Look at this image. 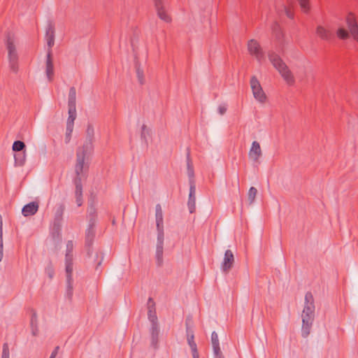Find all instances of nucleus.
Masks as SVG:
<instances>
[{
	"instance_id": "nucleus-14",
	"label": "nucleus",
	"mask_w": 358,
	"mask_h": 358,
	"mask_svg": "<svg viewBox=\"0 0 358 358\" xmlns=\"http://www.w3.org/2000/svg\"><path fill=\"white\" fill-rule=\"evenodd\" d=\"M45 37L48 47V51L49 50H51L52 47L55 44V26L50 21H49L48 23Z\"/></svg>"
},
{
	"instance_id": "nucleus-43",
	"label": "nucleus",
	"mask_w": 358,
	"mask_h": 358,
	"mask_svg": "<svg viewBox=\"0 0 358 358\" xmlns=\"http://www.w3.org/2000/svg\"><path fill=\"white\" fill-rule=\"evenodd\" d=\"M59 350V346H57L55 347V348L54 349V350L52 352L51 355H50V357L49 358H55L56 356L58 354V351Z\"/></svg>"
},
{
	"instance_id": "nucleus-21",
	"label": "nucleus",
	"mask_w": 358,
	"mask_h": 358,
	"mask_svg": "<svg viewBox=\"0 0 358 358\" xmlns=\"http://www.w3.org/2000/svg\"><path fill=\"white\" fill-rule=\"evenodd\" d=\"M45 73L48 80L52 81L54 75V66L52 59V50H50L47 53Z\"/></svg>"
},
{
	"instance_id": "nucleus-37",
	"label": "nucleus",
	"mask_w": 358,
	"mask_h": 358,
	"mask_svg": "<svg viewBox=\"0 0 358 358\" xmlns=\"http://www.w3.org/2000/svg\"><path fill=\"white\" fill-rule=\"evenodd\" d=\"M301 9L303 12L307 13L309 10L308 0H298Z\"/></svg>"
},
{
	"instance_id": "nucleus-48",
	"label": "nucleus",
	"mask_w": 358,
	"mask_h": 358,
	"mask_svg": "<svg viewBox=\"0 0 358 358\" xmlns=\"http://www.w3.org/2000/svg\"><path fill=\"white\" fill-rule=\"evenodd\" d=\"M192 357L193 358H199V354L196 355H192Z\"/></svg>"
},
{
	"instance_id": "nucleus-24",
	"label": "nucleus",
	"mask_w": 358,
	"mask_h": 358,
	"mask_svg": "<svg viewBox=\"0 0 358 358\" xmlns=\"http://www.w3.org/2000/svg\"><path fill=\"white\" fill-rule=\"evenodd\" d=\"M187 175L189 177V184L191 185V181L195 182L194 181V169L192 163V160L190 158V152L189 150L187 149Z\"/></svg>"
},
{
	"instance_id": "nucleus-34",
	"label": "nucleus",
	"mask_w": 358,
	"mask_h": 358,
	"mask_svg": "<svg viewBox=\"0 0 358 358\" xmlns=\"http://www.w3.org/2000/svg\"><path fill=\"white\" fill-rule=\"evenodd\" d=\"M61 228H62V227H57V226L53 225L52 229V236L54 239H60Z\"/></svg>"
},
{
	"instance_id": "nucleus-32",
	"label": "nucleus",
	"mask_w": 358,
	"mask_h": 358,
	"mask_svg": "<svg viewBox=\"0 0 358 358\" xmlns=\"http://www.w3.org/2000/svg\"><path fill=\"white\" fill-rule=\"evenodd\" d=\"M257 194V189L255 187H251L249 189V191L248 193V198L250 204H252L255 201Z\"/></svg>"
},
{
	"instance_id": "nucleus-22",
	"label": "nucleus",
	"mask_w": 358,
	"mask_h": 358,
	"mask_svg": "<svg viewBox=\"0 0 358 358\" xmlns=\"http://www.w3.org/2000/svg\"><path fill=\"white\" fill-rule=\"evenodd\" d=\"M64 210H65L64 204L61 203L57 206V210L55 211V214L53 225L57 226V227H62V220H63L62 217H63Z\"/></svg>"
},
{
	"instance_id": "nucleus-4",
	"label": "nucleus",
	"mask_w": 358,
	"mask_h": 358,
	"mask_svg": "<svg viewBox=\"0 0 358 358\" xmlns=\"http://www.w3.org/2000/svg\"><path fill=\"white\" fill-rule=\"evenodd\" d=\"M73 243L72 241H69L66 243V251L65 255V271L66 274V296L69 301H71L73 296Z\"/></svg>"
},
{
	"instance_id": "nucleus-5",
	"label": "nucleus",
	"mask_w": 358,
	"mask_h": 358,
	"mask_svg": "<svg viewBox=\"0 0 358 358\" xmlns=\"http://www.w3.org/2000/svg\"><path fill=\"white\" fill-rule=\"evenodd\" d=\"M268 57L273 66L278 70L287 83L289 85H293L294 83V76L279 55L271 51L268 52Z\"/></svg>"
},
{
	"instance_id": "nucleus-35",
	"label": "nucleus",
	"mask_w": 358,
	"mask_h": 358,
	"mask_svg": "<svg viewBox=\"0 0 358 358\" xmlns=\"http://www.w3.org/2000/svg\"><path fill=\"white\" fill-rule=\"evenodd\" d=\"M38 326V317L35 310H31V317L30 320V327Z\"/></svg>"
},
{
	"instance_id": "nucleus-38",
	"label": "nucleus",
	"mask_w": 358,
	"mask_h": 358,
	"mask_svg": "<svg viewBox=\"0 0 358 358\" xmlns=\"http://www.w3.org/2000/svg\"><path fill=\"white\" fill-rule=\"evenodd\" d=\"M1 358H9V350L7 343L3 344Z\"/></svg>"
},
{
	"instance_id": "nucleus-47",
	"label": "nucleus",
	"mask_w": 358,
	"mask_h": 358,
	"mask_svg": "<svg viewBox=\"0 0 358 358\" xmlns=\"http://www.w3.org/2000/svg\"><path fill=\"white\" fill-rule=\"evenodd\" d=\"M0 227H3V222H2V217H1V215H0Z\"/></svg>"
},
{
	"instance_id": "nucleus-36",
	"label": "nucleus",
	"mask_w": 358,
	"mask_h": 358,
	"mask_svg": "<svg viewBox=\"0 0 358 358\" xmlns=\"http://www.w3.org/2000/svg\"><path fill=\"white\" fill-rule=\"evenodd\" d=\"M45 273L48 275V276L52 279L55 274V271L53 268V266L51 263H50L45 269Z\"/></svg>"
},
{
	"instance_id": "nucleus-16",
	"label": "nucleus",
	"mask_w": 358,
	"mask_h": 358,
	"mask_svg": "<svg viewBox=\"0 0 358 358\" xmlns=\"http://www.w3.org/2000/svg\"><path fill=\"white\" fill-rule=\"evenodd\" d=\"M346 22L352 36L358 41V25L355 17L351 13L347 17Z\"/></svg>"
},
{
	"instance_id": "nucleus-33",
	"label": "nucleus",
	"mask_w": 358,
	"mask_h": 358,
	"mask_svg": "<svg viewBox=\"0 0 358 358\" xmlns=\"http://www.w3.org/2000/svg\"><path fill=\"white\" fill-rule=\"evenodd\" d=\"M337 36L341 39H347L349 37V33L347 30H345L344 28H339L337 30Z\"/></svg>"
},
{
	"instance_id": "nucleus-8",
	"label": "nucleus",
	"mask_w": 358,
	"mask_h": 358,
	"mask_svg": "<svg viewBox=\"0 0 358 358\" xmlns=\"http://www.w3.org/2000/svg\"><path fill=\"white\" fill-rule=\"evenodd\" d=\"M250 87L254 97L260 103L265 102L266 96L263 91L259 81L256 76H253L250 79Z\"/></svg>"
},
{
	"instance_id": "nucleus-23",
	"label": "nucleus",
	"mask_w": 358,
	"mask_h": 358,
	"mask_svg": "<svg viewBox=\"0 0 358 358\" xmlns=\"http://www.w3.org/2000/svg\"><path fill=\"white\" fill-rule=\"evenodd\" d=\"M159 329L157 323H152L150 328L151 345L156 348L158 343Z\"/></svg>"
},
{
	"instance_id": "nucleus-18",
	"label": "nucleus",
	"mask_w": 358,
	"mask_h": 358,
	"mask_svg": "<svg viewBox=\"0 0 358 358\" xmlns=\"http://www.w3.org/2000/svg\"><path fill=\"white\" fill-rule=\"evenodd\" d=\"M262 154L259 143L257 141H253L249 151V157L255 162H257L259 158L262 156Z\"/></svg>"
},
{
	"instance_id": "nucleus-29",
	"label": "nucleus",
	"mask_w": 358,
	"mask_h": 358,
	"mask_svg": "<svg viewBox=\"0 0 358 358\" xmlns=\"http://www.w3.org/2000/svg\"><path fill=\"white\" fill-rule=\"evenodd\" d=\"M15 163L17 166H23L26 161L25 151L17 152L14 155Z\"/></svg>"
},
{
	"instance_id": "nucleus-3",
	"label": "nucleus",
	"mask_w": 358,
	"mask_h": 358,
	"mask_svg": "<svg viewBox=\"0 0 358 358\" xmlns=\"http://www.w3.org/2000/svg\"><path fill=\"white\" fill-rule=\"evenodd\" d=\"M95 220L94 217L89 219L88 227L85 232V248L89 257L93 258L94 262L96 264L95 269L98 270L103 260V255L98 252L95 253L94 256L92 255V245L95 237Z\"/></svg>"
},
{
	"instance_id": "nucleus-44",
	"label": "nucleus",
	"mask_w": 358,
	"mask_h": 358,
	"mask_svg": "<svg viewBox=\"0 0 358 358\" xmlns=\"http://www.w3.org/2000/svg\"><path fill=\"white\" fill-rule=\"evenodd\" d=\"M285 10L286 15L289 18L292 19L294 17V13L289 9H288L286 7H285Z\"/></svg>"
},
{
	"instance_id": "nucleus-11",
	"label": "nucleus",
	"mask_w": 358,
	"mask_h": 358,
	"mask_svg": "<svg viewBox=\"0 0 358 358\" xmlns=\"http://www.w3.org/2000/svg\"><path fill=\"white\" fill-rule=\"evenodd\" d=\"M189 318H187L186 320V335H187V341L189 346L191 348L192 355H198V350H197V345L196 343L194 341V331L190 327H189Z\"/></svg>"
},
{
	"instance_id": "nucleus-40",
	"label": "nucleus",
	"mask_w": 358,
	"mask_h": 358,
	"mask_svg": "<svg viewBox=\"0 0 358 358\" xmlns=\"http://www.w3.org/2000/svg\"><path fill=\"white\" fill-rule=\"evenodd\" d=\"M218 113L221 115H223L226 112H227V104L224 103V104H222V105H220L218 106Z\"/></svg>"
},
{
	"instance_id": "nucleus-6",
	"label": "nucleus",
	"mask_w": 358,
	"mask_h": 358,
	"mask_svg": "<svg viewBox=\"0 0 358 358\" xmlns=\"http://www.w3.org/2000/svg\"><path fill=\"white\" fill-rule=\"evenodd\" d=\"M157 238L155 259H156L157 265L160 267L163 264L164 240V227H157Z\"/></svg>"
},
{
	"instance_id": "nucleus-42",
	"label": "nucleus",
	"mask_w": 358,
	"mask_h": 358,
	"mask_svg": "<svg viewBox=\"0 0 358 358\" xmlns=\"http://www.w3.org/2000/svg\"><path fill=\"white\" fill-rule=\"evenodd\" d=\"M31 334L34 336H37L38 334V326L31 327Z\"/></svg>"
},
{
	"instance_id": "nucleus-30",
	"label": "nucleus",
	"mask_w": 358,
	"mask_h": 358,
	"mask_svg": "<svg viewBox=\"0 0 358 358\" xmlns=\"http://www.w3.org/2000/svg\"><path fill=\"white\" fill-rule=\"evenodd\" d=\"M25 144L23 141H15L13 144V150L15 152L24 151Z\"/></svg>"
},
{
	"instance_id": "nucleus-45",
	"label": "nucleus",
	"mask_w": 358,
	"mask_h": 358,
	"mask_svg": "<svg viewBox=\"0 0 358 358\" xmlns=\"http://www.w3.org/2000/svg\"><path fill=\"white\" fill-rule=\"evenodd\" d=\"M3 240H0V262H1L3 256Z\"/></svg>"
},
{
	"instance_id": "nucleus-46",
	"label": "nucleus",
	"mask_w": 358,
	"mask_h": 358,
	"mask_svg": "<svg viewBox=\"0 0 358 358\" xmlns=\"http://www.w3.org/2000/svg\"><path fill=\"white\" fill-rule=\"evenodd\" d=\"M0 240H3V227H0Z\"/></svg>"
},
{
	"instance_id": "nucleus-31",
	"label": "nucleus",
	"mask_w": 358,
	"mask_h": 358,
	"mask_svg": "<svg viewBox=\"0 0 358 358\" xmlns=\"http://www.w3.org/2000/svg\"><path fill=\"white\" fill-rule=\"evenodd\" d=\"M151 130L150 129L148 128L146 125L143 124L141 128V139L145 141V142L147 143L148 141V137L150 136Z\"/></svg>"
},
{
	"instance_id": "nucleus-25",
	"label": "nucleus",
	"mask_w": 358,
	"mask_h": 358,
	"mask_svg": "<svg viewBox=\"0 0 358 358\" xmlns=\"http://www.w3.org/2000/svg\"><path fill=\"white\" fill-rule=\"evenodd\" d=\"M155 219L157 227H164L163 212L159 203L155 206Z\"/></svg>"
},
{
	"instance_id": "nucleus-19",
	"label": "nucleus",
	"mask_w": 358,
	"mask_h": 358,
	"mask_svg": "<svg viewBox=\"0 0 358 358\" xmlns=\"http://www.w3.org/2000/svg\"><path fill=\"white\" fill-rule=\"evenodd\" d=\"M38 210V203L36 201L30 202L22 208V213L24 216L27 217L35 215Z\"/></svg>"
},
{
	"instance_id": "nucleus-41",
	"label": "nucleus",
	"mask_w": 358,
	"mask_h": 358,
	"mask_svg": "<svg viewBox=\"0 0 358 358\" xmlns=\"http://www.w3.org/2000/svg\"><path fill=\"white\" fill-rule=\"evenodd\" d=\"M88 213H89L90 219L91 217H94V220L96 221V210H95V208L93 206H90L88 208Z\"/></svg>"
},
{
	"instance_id": "nucleus-7",
	"label": "nucleus",
	"mask_w": 358,
	"mask_h": 358,
	"mask_svg": "<svg viewBox=\"0 0 358 358\" xmlns=\"http://www.w3.org/2000/svg\"><path fill=\"white\" fill-rule=\"evenodd\" d=\"M6 46L10 68L11 71L16 73L18 70V55L13 41L9 36L7 38Z\"/></svg>"
},
{
	"instance_id": "nucleus-9",
	"label": "nucleus",
	"mask_w": 358,
	"mask_h": 358,
	"mask_svg": "<svg viewBox=\"0 0 358 358\" xmlns=\"http://www.w3.org/2000/svg\"><path fill=\"white\" fill-rule=\"evenodd\" d=\"M157 16L166 22H171V17L166 13L165 0H152Z\"/></svg>"
},
{
	"instance_id": "nucleus-10",
	"label": "nucleus",
	"mask_w": 358,
	"mask_h": 358,
	"mask_svg": "<svg viewBox=\"0 0 358 358\" xmlns=\"http://www.w3.org/2000/svg\"><path fill=\"white\" fill-rule=\"evenodd\" d=\"M248 50L252 55L255 57L259 63L264 59V54L260 47V45L256 40L251 39L248 41Z\"/></svg>"
},
{
	"instance_id": "nucleus-12",
	"label": "nucleus",
	"mask_w": 358,
	"mask_h": 358,
	"mask_svg": "<svg viewBox=\"0 0 358 358\" xmlns=\"http://www.w3.org/2000/svg\"><path fill=\"white\" fill-rule=\"evenodd\" d=\"M234 264V256L231 250H227L224 252V257L221 265L222 271L224 273H228Z\"/></svg>"
},
{
	"instance_id": "nucleus-26",
	"label": "nucleus",
	"mask_w": 358,
	"mask_h": 358,
	"mask_svg": "<svg viewBox=\"0 0 358 358\" xmlns=\"http://www.w3.org/2000/svg\"><path fill=\"white\" fill-rule=\"evenodd\" d=\"M135 69H136V76L138 78V81L141 85H143L145 83V78H144V72L143 70L141 69V65L137 60V58H135Z\"/></svg>"
},
{
	"instance_id": "nucleus-13",
	"label": "nucleus",
	"mask_w": 358,
	"mask_h": 358,
	"mask_svg": "<svg viewBox=\"0 0 358 358\" xmlns=\"http://www.w3.org/2000/svg\"><path fill=\"white\" fill-rule=\"evenodd\" d=\"M196 185L195 182L191 181L189 185V194L187 202L188 209L190 213H193L196 210Z\"/></svg>"
},
{
	"instance_id": "nucleus-28",
	"label": "nucleus",
	"mask_w": 358,
	"mask_h": 358,
	"mask_svg": "<svg viewBox=\"0 0 358 358\" xmlns=\"http://www.w3.org/2000/svg\"><path fill=\"white\" fill-rule=\"evenodd\" d=\"M76 90L74 87H71L69 90L68 108H76Z\"/></svg>"
},
{
	"instance_id": "nucleus-1",
	"label": "nucleus",
	"mask_w": 358,
	"mask_h": 358,
	"mask_svg": "<svg viewBox=\"0 0 358 358\" xmlns=\"http://www.w3.org/2000/svg\"><path fill=\"white\" fill-rule=\"evenodd\" d=\"M94 130L91 124L87 125L86 130V138L82 147L77 149L76 163L75 165L76 177L73 179L75 185V198L78 207L83 205V185L82 180L86 177L88 171V161L94 151Z\"/></svg>"
},
{
	"instance_id": "nucleus-49",
	"label": "nucleus",
	"mask_w": 358,
	"mask_h": 358,
	"mask_svg": "<svg viewBox=\"0 0 358 358\" xmlns=\"http://www.w3.org/2000/svg\"><path fill=\"white\" fill-rule=\"evenodd\" d=\"M278 28V25L275 26L274 30H275Z\"/></svg>"
},
{
	"instance_id": "nucleus-17",
	"label": "nucleus",
	"mask_w": 358,
	"mask_h": 358,
	"mask_svg": "<svg viewBox=\"0 0 358 358\" xmlns=\"http://www.w3.org/2000/svg\"><path fill=\"white\" fill-rule=\"evenodd\" d=\"M316 34L322 40L330 42L334 39V34L330 30L321 25L317 27Z\"/></svg>"
},
{
	"instance_id": "nucleus-20",
	"label": "nucleus",
	"mask_w": 358,
	"mask_h": 358,
	"mask_svg": "<svg viewBox=\"0 0 358 358\" xmlns=\"http://www.w3.org/2000/svg\"><path fill=\"white\" fill-rule=\"evenodd\" d=\"M148 317L150 322L152 323H157V317L155 311V303L153 299L150 297L148 301Z\"/></svg>"
},
{
	"instance_id": "nucleus-39",
	"label": "nucleus",
	"mask_w": 358,
	"mask_h": 358,
	"mask_svg": "<svg viewBox=\"0 0 358 358\" xmlns=\"http://www.w3.org/2000/svg\"><path fill=\"white\" fill-rule=\"evenodd\" d=\"M73 127H71V130H68V126L66 125V136H65V142L66 143H69L71 140V134L73 132Z\"/></svg>"
},
{
	"instance_id": "nucleus-27",
	"label": "nucleus",
	"mask_w": 358,
	"mask_h": 358,
	"mask_svg": "<svg viewBox=\"0 0 358 358\" xmlns=\"http://www.w3.org/2000/svg\"><path fill=\"white\" fill-rule=\"evenodd\" d=\"M69 117L67 120L66 125L68 130H71V127H73L74 121L76 118V108H69Z\"/></svg>"
},
{
	"instance_id": "nucleus-2",
	"label": "nucleus",
	"mask_w": 358,
	"mask_h": 358,
	"mask_svg": "<svg viewBox=\"0 0 358 358\" xmlns=\"http://www.w3.org/2000/svg\"><path fill=\"white\" fill-rule=\"evenodd\" d=\"M315 299L310 292H306L304 298L303 308L301 313L302 327L301 336L307 338L310 333L315 320Z\"/></svg>"
},
{
	"instance_id": "nucleus-15",
	"label": "nucleus",
	"mask_w": 358,
	"mask_h": 358,
	"mask_svg": "<svg viewBox=\"0 0 358 358\" xmlns=\"http://www.w3.org/2000/svg\"><path fill=\"white\" fill-rule=\"evenodd\" d=\"M211 343L213 350L214 358H224L220 349L218 335L215 331L212 332Z\"/></svg>"
}]
</instances>
